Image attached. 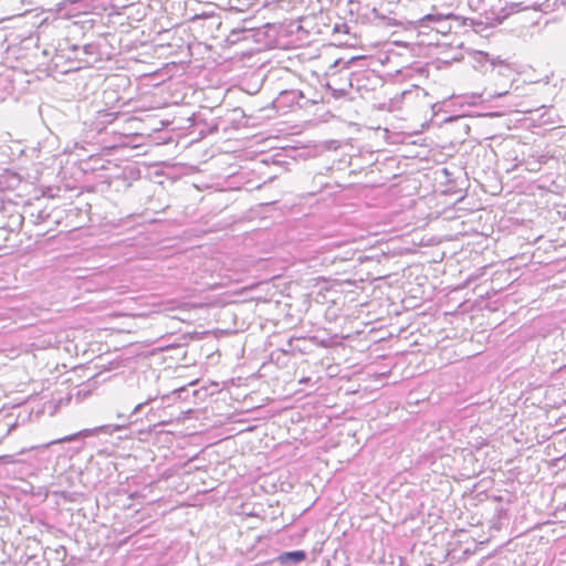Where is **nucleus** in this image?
Returning <instances> with one entry per match:
<instances>
[{
    "label": "nucleus",
    "instance_id": "f257e3e1",
    "mask_svg": "<svg viewBox=\"0 0 566 566\" xmlns=\"http://www.w3.org/2000/svg\"><path fill=\"white\" fill-rule=\"evenodd\" d=\"M306 559V553L304 551L286 552L277 557V560L285 565L287 563H300Z\"/></svg>",
    "mask_w": 566,
    "mask_h": 566
},
{
    "label": "nucleus",
    "instance_id": "f03ea898",
    "mask_svg": "<svg viewBox=\"0 0 566 566\" xmlns=\"http://www.w3.org/2000/svg\"><path fill=\"white\" fill-rule=\"evenodd\" d=\"M0 461L6 463H14V459L11 455H2L0 457Z\"/></svg>",
    "mask_w": 566,
    "mask_h": 566
},
{
    "label": "nucleus",
    "instance_id": "7ed1b4c3",
    "mask_svg": "<svg viewBox=\"0 0 566 566\" xmlns=\"http://www.w3.org/2000/svg\"><path fill=\"white\" fill-rule=\"evenodd\" d=\"M75 437H76V434L69 436V437H65V438H61V439H59V440L54 441V443H61V442H65V441H72V440H74V439H75Z\"/></svg>",
    "mask_w": 566,
    "mask_h": 566
}]
</instances>
